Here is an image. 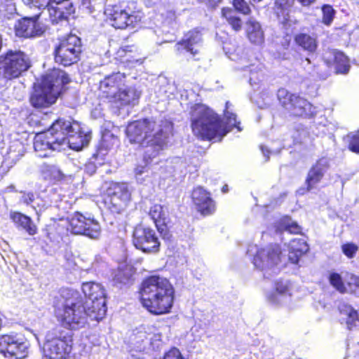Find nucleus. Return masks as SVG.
<instances>
[{"label":"nucleus","instance_id":"nucleus-25","mask_svg":"<svg viewBox=\"0 0 359 359\" xmlns=\"http://www.w3.org/2000/svg\"><path fill=\"white\" fill-rule=\"evenodd\" d=\"M269 302L275 306H283L290 302V293L287 282L279 281L276 284V290L268 296Z\"/></svg>","mask_w":359,"mask_h":359},{"label":"nucleus","instance_id":"nucleus-47","mask_svg":"<svg viewBox=\"0 0 359 359\" xmlns=\"http://www.w3.org/2000/svg\"><path fill=\"white\" fill-rule=\"evenodd\" d=\"M233 5L236 11L244 14L249 15L251 10L245 0H233Z\"/></svg>","mask_w":359,"mask_h":359},{"label":"nucleus","instance_id":"nucleus-26","mask_svg":"<svg viewBox=\"0 0 359 359\" xmlns=\"http://www.w3.org/2000/svg\"><path fill=\"white\" fill-rule=\"evenodd\" d=\"M201 41V35L197 31H190L186 34L183 39L176 44L177 50L182 49L190 52L193 55L198 53V46Z\"/></svg>","mask_w":359,"mask_h":359},{"label":"nucleus","instance_id":"nucleus-4","mask_svg":"<svg viewBox=\"0 0 359 359\" xmlns=\"http://www.w3.org/2000/svg\"><path fill=\"white\" fill-rule=\"evenodd\" d=\"M67 74L53 69L43 76L41 83L34 89L30 97L32 105L37 109L47 108L54 104L63 85L69 82Z\"/></svg>","mask_w":359,"mask_h":359},{"label":"nucleus","instance_id":"nucleus-39","mask_svg":"<svg viewBox=\"0 0 359 359\" xmlns=\"http://www.w3.org/2000/svg\"><path fill=\"white\" fill-rule=\"evenodd\" d=\"M104 1L105 0H81L80 9L86 13H93L97 8L102 6Z\"/></svg>","mask_w":359,"mask_h":359},{"label":"nucleus","instance_id":"nucleus-19","mask_svg":"<svg viewBox=\"0 0 359 359\" xmlns=\"http://www.w3.org/2000/svg\"><path fill=\"white\" fill-rule=\"evenodd\" d=\"M125 76L123 74L117 72L106 76L100 83V90L102 96L113 102L119 91L124 86Z\"/></svg>","mask_w":359,"mask_h":359},{"label":"nucleus","instance_id":"nucleus-51","mask_svg":"<svg viewBox=\"0 0 359 359\" xmlns=\"http://www.w3.org/2000/svg\"><path fill=\"white\" fill-rule=\"evenodd\" d=\"M135 177L136 180L142 183L144 181L143 177H142V175L144 173H148V170L145 166H137L135 170Z\"/></svg>","mask_w":359,"mask_h":359},{"label":"nucleus","instance_id":"nucleus-45","mask_svg":"<svg viewBox=\"0 0 359 359\" xmlns=\"http://www.w3.org/2000/svg\"><path fill=\"white\" fill-rule=\"evenodd\" d=\"M349 138L348 149L356 154H359V130L348 136Z\"/></svg>","mask_w":359,"mask_h":359},{"label":"nucleus","instance_id":"nucleus-24","mask_svg":"<svg viewBox=\"0 0 359 359\" xmlns=\"http://www.w3.org/2000/svg\"><path fill=\"white\" fill-rule=\"evenodd\" d=\"M192 199L198 212L203 215L212 214L215 210V204L210 194L202 187H197L192 192Z\"/></svg>","mask_w":359,"mask_h":359},{"label":"nucleus","instance_id":"nucleus-14","mask_svg":"<svg viewBox=\"0 0 359 359\" xmlns=\"http://www.w3.org/2000/svg\"><path fill=\"white\" fill-rule=\"evenodd\" d=\"M29 343L18 335L4 334L0 336V353L6 357L22 359L28 353Z\"/></svg>","mask_w":359,"mask_h":359},{"label":"nucleus","instance_id":"nucleus-17","mask_svg":"<svg viewBox=\"0 0 359 359\" xmlns=\"http://www.w3.org/2000/svg\"><path fill=\"white\" fill-rule=\"evenodd\" d=\"M107 194L105 203L114 212L123 209L130 198V193L126 183L111 182L107 189Z\"/></svg>","mask_w":359,"mask_h":359},{"label":"nucleus","instance_id":"nucleus-48","mask_svg":"<svg viewBox=\"0 0 359 359\" xmlns=\"http://www.w3.org/2000/svg\"><path fill=\"white\" fill-rule=\"evenodd\" d=\"M117 142V138L109 131H106L102 135V143L107 149L112 147Z\"/></svg>","mask_w":359,"mask_h":359},{"label":"nucleus","instance_id":"nucleus-21","mask_svg":"<svg viewBox=\"0 0 359 359\" xmlns=\"http://www.w3.org/2000/svg\"><path fill=\"white\" fill-rule=\"evenodd\" d=\"M74 7L70 0H52L48 7V13L53 23L67 20L74 12Z\"/></svg>","mask_w":359,"mask_h":359},{"label":"nucleus","instance_id":"nucleus-50","mask_svg":"<svg viewBox=\"0 0 359 359\" xmlns=\"http://www.w3.org/2000/svg\"><path fill=\"white\" fill-rule=\"evenodd\" d=\"M163 359H184L177 348H172L165 353Z\"/></svg>","mask_w":359,"mask_h":359},{"label":"nucleus","instance_id":"nucleus-8","mask_svg":"<svg viewBox=\"0 0 359 359\" xmlns=\"http://www.w3.org/2000/svg\"><path fill=\"white\" fill-rule=\"evenodd\" d=\"M62 123H68L70 126L67 128L58 130L60 135L59 141L61 150H65L66 148L79 151L86 147L91 138L89 133L82 131L80 124L76 121L69 120H62Z\"/></svg>","mask_w":359,"mask_h":359},{"label":"nucleus","instance_id":"nucleus-35","mask_svg":"<svg viewBox=\"0 0 359 359\" xmlns=\"http://www.w3.org/2000/svg\"><path fill=\"white\" fill-rule=\"evenodd\" d=\"M41 172L46 180L59 181L64 177L61 170L54 165L43 164Z\"/></svg>","mask_w":359,"mask_h":359},{"label":"nucleus","instance_id":"nucleus-42","mask_svg":"<svg viewBox=\"0 0 359 359\" xmlns=\"http://www.w3.org/2000/svg\"><path fill=\"white\" fill-rule=\"evenodd\" d=\"M323 19L322 22L326 25H330L336 14L335 10L332 6L325 4L322 7Z\"/></svg>","mask_w":359,"mask_h":359},{"label":"nucleus","instance_id":"nucleus-59","mask_svg":"<svg viewBox=\"0 0 359 359\" xmlns=\"http://www.w3.org/2000/svg\"><path fill=\"white\" fill-rule=\"evenodd\" d=\"M251 2H255V3H257V2H259L261 1L262 0H250Z\"/></svg>","mask_w":359,"mask_h":359},{"label":"nucleus","instance_id":"nucleus-55","mask_svg":"<svg viewBox=\"0 0 359 359\" xmlns=\"http://www.w3.org/2000/svg\"><path fill=\"white\" fill-rule=\"evenodd\" d=\"M260 149L262 150V152L263 153L264 156H266V161H267L269 158V154L270 151L269 149L264 145L260 146Z\"/></svg>","mask_w":359,"mask_h":359},{"label":"nucleus","instance_id":"nucleus-3","mask_svg":"<svg viewBox=\"0 0 359 359\" xmlns=\"http://www.w3.org/2000/svg\"><path fill=\"white\" fill-rule=\"evenodd\" d=\"M141 302L150 313L160 315L168 313L174 299V290L169 281L158 276L145 279L140 290Z\"/></svg>","mask_w":359,"mask_h":359},{"label":"nucleus","instance_id":"nucleus-6","mask_svg":"<svg viewBox=\"0 0 359 359\" xmlns=\"http://www.w3.org/2000/svg\"><path fill=\"white\" fill-rule=\"evenodd\" d=\"M115 28H134L142 20L143 14L137 8L135 1H123L118 4L109 6L105 11Z\"/></svg>","mask_w":359,"mask_h":359},{"label":"nucleus","instance_id":"nucleus-54","mask_svg":"<svg viewBox=\"0 0 359 359\" xmlns=\"http://www.w3.org/2000/svg\"><path fill=\"white\" fill-rule=\"evenodd\" d=\"M85 170L90 175H93L96 171V166L93 163H88L85 165Z\"/></svg>","mask_w":359,"mask_h":359},{"label":"nucleus","instance_id":"nucleus-18","mask_svg":"<svg viewBox=\"0 0 359 359\" xmlns=\"http://www.w3.org/2000/svg\"><path fill=\"white\" fill-rule=\"evenodd\" d=\"M72 340L67 337H50L47 336L43 344L44 355L49 359H65L72 349Z\"/></svg>","mask_w":359,"mask_h":359},{"label":"nucleus","instance_id":"nucleus-9","mask_svg":"<svg viewBox=\"0 0 359 359\" xmlns=\"http://www.w3.org/2000/svg\"><path fill=\"white\" fill-rule=\"evenodd\" d=\"M82 291L85 295L84 304L96 312L92 314L97 320H100L107 312L106 295L102 285L95 282H86L82 285Z\"/></svg>","mask_w":359,"mask_h":359},{"label":"nucleus","instance_id":"nucleus-28","mask_svg":"<svg viewBox=\"0 0 359 359\" xmlns=\"http://www.w3.org/2000/svg\"><path fill=\"white\" fill-rule=\"evenodd\" d=\"M247 36L251 43L260 45L264 42V36L260 23L250 18L246 22Z\"/></svg>","mask_w":359,"mask_h":359},{"label":"nucleus","instance_id":"nucleus-2","mask_svg":"<svg viewBox=\"0 0 359 359\" xmlns=\"http://www.w3.org/2000/svg\"><path fill=\"white\" fill-rule=\"evenodd\" d=\"M60 301L61 305L55 306V313L65 327L74 330L83 327L88 318L98 321L91 315H96L95 311L86 306L78 291L69 288L62 290Z\"/></svg>","mask_w":359,"mask_h":359},{"label":"nucleus","instance_id":"nucleus-44","mask_svg":"<svg viewBox=\"0 0 359 359\" xmlns=\"http://www.w3.org/2000/svg\"><path fill=\"white\" fill-rule=\"evenodd\" d=\"M250 76V83L251 85L252 83H256L257 81H259L263 77V67L262 65H258L255 67V65H252L249 69Z\"/></svg>","mask_w":359,"mask_h":359},{"label":"nucleus","instance_id":"nucleus-33","mask_svg":"<svg viewBox=\"0 0 359 359\" xmlns=\"http://www.w3.org/2000/svg\"><path fill=\"white\" fill-rule=\"evenodd\" d=\"M330 54L333 56L337 72L346 74L350 68L348 57L342 52L339 51L334 50Z\"/></svg>","mask_w":359,"mask_h":359},{"label":"nucleus","instance_id":"nucleus-32","mask_svg":"<svg viewBox=\"0 0 359 359\" xmlns=\"http://www.w3.org/2000/svg\"><path fill=\"white\" fill-rule=\"evenodd\" d=\"M222 16L225 18L228 24L235 32H239L242 29L243 22L238 16L236 11L231 8H223L222 9Z\"/></svg>","mask_w":359,"mask_h":359},{"label":"nucleus","instance_id":"nucleus-10","mask_svg":"<svg viewBox=\"0 0 359 359\" xmlns=\"http://www.w3.org/2000/svg\"><path fill=\"white\" fill-rule=\"evenodd\" d=\"M277 96L281 105L293 116H312L316 114L315 107L306 100L289 93L285 88L279 89Z\"/></svg>","mask_w":359,"mask_h":359},{"label":"nucleus","instance_id":"nucleus-52","mask_svg":"<svg viewBox=\"0 0 359 359\" xmlns=\"http://www.w3.org/2000/svg\"><path fill=\"white\" fill-rule=\"evenodd\" d=\"M114 280L117 283H124L128 280V278L123 276V272L118 271L114 276Z\"/></svg>","mask_w":359,"mask_h":359},{"label":"nucleus","instance_id":"nucleus-46","mask_svg":"<svg viewBox=\"0 0 359 359\" xmlns=\"http://www.w3.org/2000/svg\"><path fill=\"white\" fill-rule=\"evenodd\" d=\"M341 250L348 258H353L358 250V246L353 243H348L341 245Z\"/></svg>","mask_w":359,"mask_h":359},{"label":"nucleus","instance_id":"nucleus-37","mask_svg":"<svg viewBox=\"0 0 359 359\" xmlns=\"http://www.w3.org/2000/svg\"><path fill=\"white\" fill-rule=\"evenodd\" d=\"M346 284V292L359 297V276L347 273L344 276Z\"/></svg>","mask_w":359,"mask_h":359},{"label":"nucleus","instance_id":"nucleus-43","mask_svg":"<svg viewBox=\"0 0 359 359\" xmlns=\"http://www.w3.org/2000/svg\"><path fill=\"white\" fill-rule=\"evenodd\" d=\"M51 1L52 0H22V1L31 8H36L43 9L41 13H43L45 11L48 12Z\"/></svg>","mask_w":359,"mask_h":359},{"label":"nucleus","instance_id":"nucleus-40","mask_svg":"<svg viewBox=\"0 0 359 359\" xmlns=\"http://www.w3.org/2000/svg\"><path fill=\"white\" fill-rule=\"evenodd\" d=\"M278 229L287 233H298L301 229L297 223L286 217L280 221Z\"/></svg>","mask_w":359,"mask_h":359},{"label":"nucleus","instance_id":"nucleus-12","mask_svg":"<svg viewBox=\"0 0 359 359\" xmlns=\"http://www.w3.org/2000/svg\"><path fill=\"white\" fill-rule=\"evenodd\" d=\"M30 66V60L24 52L10 50L3 60L4 76L8 79L17 78Z\"/></svg>","mask_w":359,"mask_h":359},{"label":"nucleus","instance_id":"nucleus-20","mask_svg":"<svg viewBox=\"0 0 359 359\" xmlns=\"http://www.w3.org/2000/svg\"><path fill=\"white\" fill-rule=\"evenodd\" d=\"M40 14H36L31 18H24L19 20L15 25V34L25 38L41 36L43 33V29L37 22Z\"/></svg>","mask_w":359,"mask_h":359},{"label":"nucleus","instance_id":"nucleus-22","mask_svg":"<svg viewBox=\"0 0 359 359\" xmlns=\"http://www.w3.org/2000/svg\"><path fill=\"white\" fill-rule=\"evenodd\" d=\"M329 168V161L323 157L318 159L309 170L305 184L307 191L313 189L323 178L325 173Z\"/></svg>","mask_w":359,"mask_h":359},{"label":"nucleus","instance_id":"nucleus-38","mask_svg":"<svg viewBox=\"0 0 359 359\" xmlns=\"http://www.w3.org/2000/svg\"><path fill=\"white\" fill-rule=\"evenodd\" d=\"M330 285L334 287L339 292L344 294L346 292V284L340 274L332 273L329 276Z\"/></svg>","mask_w":359,"mask_h":359},{"label":"nucleus","instance_id":"nucleus-36","mask_svg":"<svg viewBox=\"0 0 359 359\" xmlns=\"http://www.w3.org/2000/svg\"><path fill=\"white\" fill-rule=\"evenodd\" d=\"M294 0H276L274 11L278 18L283 17V20H286L288 15V11L294 5Z\"/></svg>","mask_w":359,"mask_h":359},{"label":"nucleus","instance_id":"nucleus-7","mask_svg":"<svg viewBox=\"0 0 359 359\" xmlns=\"http://www.w3.org/2000/svg\"><path fill=\"white\" fill-rule=\"evenodd\" d=\"M70 126L68 123H62V119L54 122L50 128L44 133L37 134L34 137V148L38 156L46 157L53 151H61L58 130L67 128Z\"/></svg>","mask_w":359,"mask_h":359},{"label":"nucleus","instance_id":"nucleus-5","mask_svg":"<svg viewBox=\"0 0 359 359\" xmlns=\"http://www.w3.org/2000/svg\"><path fill=\"white\" fill-rule=\"evenodd\" d=\"M191 119L194 133L202 139L220 141L229 132L218 116L203 104H196L192 107Z\"/></svg>","mask_w":359,"mask_h":359},{"label":"nucleus","instance_id":"nucleus-27","mask_svg":"<svg viewBox=\"0 0 359 359\" xmlns=\"http://www.w3.org/2000/svg\"><path fill=\"white\" fill-rule=\"evenodd\" d=\"M288 259L297 264L299 258L309 250V246L304 239L294 238L288 244Z\"/></svg>","mask_w":359,"mask_h":359},{"label":"nucleus","instance_id":"nucleus-57","mask_svg":"<svg viewBox=\"0 0 359 359\" xmlns=\"http://www.w3.org/2000/svg\"><path fill=\"white\" fill-rule=\"evenodd\" d=\"M134 48V46H125L122 48V51L125 52L126 53L128 52L130 53L133 51Z\"/></svg>","mask_w":359,"mask_h":359},{"label":"nucleus","instance_id":"nucleus-31","mask_svg":"<svg viewBox=\"0 0 359 359\" xmlns=\"http://www.w3.org/2000/svg\"><path fill=\"white\" fill-rule=\"evenodd\" d=\"M294 41L297 46L309 53L315 52L317 48L316 39L307 34L299 33L296 34Z\"/></svg>","mask_w":359,"mask_h":359},{"label":"nucleus","instance_id":"nucleus-13","mask_svg":"<svg viewBox=\"0 0 359 359\" xmlns=\"http://www.w3.org/2000/svg\"><path fill=\"white\" fill-rule=\"evenodd\" d=\"M253 264L255 267L266 270L277 265L281 259V252L278 245H270L261 250L257 245L249 246L247 254L254 255Z\"/></svg>","mask_w":359,"mask_h":359},{"label":"nucleus","instance_id":"nucleus-23","mask_svg":"<svg viewBox=\"0 0 359 359\" xmlns=\"http://www.w3.org/2000/svg\"><path fill=\"white\" fill-rule=\"evenodd\" d=\"M149 215L155 223L159 234L164 239H168L170 234L167 227L168 211L166 207L159 204L153 205L149 210Z\"/></svg>","mask_w":359,"mask_h":359},{"label":"nucleus","instance_id":"nucleus-29","mask_svg":"<svg viewBox=\"0 0 359 359\" xmlns=\"http://www.w3.org/2000/svg\"><path fill=\"white\" fill-rule=\"evenodd\" d=\"M10 218L17 228H21L29 235L32 236L36 233V226L29 217L19 212H11Z\"/></svg>","mask_w":359,"mask_h":359},{"label":"nucleus","instance_id":"nucleus-16","mask_svg":"<svg viewBox=\"0 0 359 359\" xmlns=\"http://www.w3.org/2000/svg\"><path fill=\"white\" fill-rule=\"evenodd\" d=\"M133 243L136 248L144 252H156L159 250L160 241L154 229L138 226L133 231Z\"/></svg>","mask_w":359,"mask_h":359},{"label":"nucleus","instance_id":"nucleus-15","mask_svg":"<svg viewBox=\"0 0 359 359\" xmlns=\"http://www.w3.org/2000/svg\"><path fill=\"white\" fill-rule=\"evenodd\" d=\"M69 229L72 233L85 235L96 239L100 235V226L93 219L87 218L79 212H76L69 220Z\"/></svg>","mask_w":359,"mask_h":359},{"label":"nucleus","instance_id":"nucleus-58","mask_svg":"<svg viewBox=\"0 0 359 359\" xmlns=\"http://www.w3.org/2000/svg\"><path fill=\"white\" fill-rule=\"evenodd\" d=\"M222 192L224 193H226L228 191V186L227 185H224L223 187H222Z\"/></svg>","mask_w":359,"mask_h":359},{"label":"nucleus","instance_id":"nucleus-30","mask_svg":"<svg viewBox=\"0 0 359 359\" xmlns=\"http://www.w3.org/2000/svg\"><path fill=\"white\" fill-rule=\"evenodd\" d=\"M140 97V93L134 88H126L122 86V89L117 95V97L113 101L116 103H120L121 105L135 104Z\"/></svg>","mask_w":359,"mask_h":359},{"label":"nucleus","instance_id":"nucleus-11","mask_svg":"<svg viewBox=\"0 0 359 359\" xmlns=\"http://www.w3.org/2000/svg\"><path fill=\"white\" fill-rule=\"evenodd\" d=\"M55 62L64 66H70L79 60L81 53V39L76 35H69L62 40L55 51Z\"/></svg>","mask_w":359,"mask_h":359},{"label":"nucleus","instance_id":"nucleus-41","mask_svg":"<svg viewBox=\"0 0 359 359\" xmlns=\"http://www.w3.org/2000/svg\"><path fill=\"white\" fill-rule=\"evenodd\" d=\"M231 106V104H230L229 102H226V109L224 111V116H225V118L226 119V123L229 125V127L237 128L238 131H241L242 129L239 126L240 122H237V121H236V115L234 113L229 111Z\"/></svg>","mask_w":359,"mask_h":359},{"label":"nucleus","instance_id":"nucleus-34","mask_svg":"<svg viewBox=\"0 0 359 359\" xmlns=\"http://www.w3.org/2000/svg\"><path fill=\"white\" fill-rule=\"evenodd\" d=\"M339 311L341 315L346 317V325L349 330L357 325L358 315L353 307L347 304H343L339 306Z\"/></svg>","mask_w":359,"mask_h":359},{"label":"nucleus","instance_id":"nucleus-1","mask_svg":"<svg viewBox=\"0 0 359 359\" xmlns=\"http://www.w3.org/2000/svg\"><path fill=\"white\" fill-rule=\"evenodd\" d=\"M172 130V123L168 120H138L130 123L126 129L131 143L147 147L145 159L154 158L168 143Z\"/></svg>","mask_w":359,"mask_h":359},{"label":"nucleus","instance_id":"nucleus-56","mask_svg":"<svg viewBox=\"0 0 359 359\" xmlns=\"http://www.w3.org/2000/svg\"><path fill=\"white\" fill-rule=\"evenodd\" d=\"M316 0H298L304 6H307L315 2Z\"/></svg>","mask_w":359,"mask_h":359},{"label":"nucleus","instance_id":"nucleus-49","mask_svg":"<svg viewBox=\"0 0 359 359\" xmlns=\"http://www.w3.org/2000/svg\"><path fill=\"white\" fill-rule=\"evenodd\" d=\"M199 4H204L208 9H215L222 0H196Z\"/></svg>","mask_w":359,"mask_h":359},{"label":"nucleus","instance_id":"nucleus-53","mask_svg":"<svg viewBox=\"0 0 359 359\" xmlns=\"http://www.w3.org/2000/svg\"><path fill=\"white\" fill-rule=\"evenodd\" d=\"M34 194L32 193H27V194H23V196H22L21 201L24 203L29 205L34 201Z\"/></svg>","mask_w":359,"mask_h":359}]
</instances>
